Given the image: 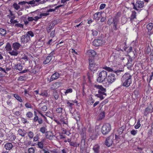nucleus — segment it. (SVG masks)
Listing matches in <instances>:
<instances>
[{"label":"nucleus","instance_id":"c03bdc74","mask_svg":"<svg viewBox=\"0 0 153 153\" xmlns=\"http://www.w3.org/2000/svg\"><path fill=\"white\" fill-rule=\"evenodd\" d=\"M54 23L53 22V24ZM53 24H52V25H49V26L47 28V31L48 33H49L50 31L51 30L53 29Z\"/></svg>","mask_w":153,"mask_h":153},{"label":"nucleus","instance_id":"a18cd8bd","mask_svg":"<svg viewBox=\"0 0 153 153\" xmlns=\"http://www.w3.org/2000/svg\"><path fill=\"white\" fill-rule=\"evenodd\" d=\"M83 145H81V144L80 146V153H89L88 152L86 151H85L84 150V147L82 146Z\"/></svg>","mask_w":153,"mask_h":153},{"label":"nucleus","instance_id":"3c124183","mask_svg":"<svg viewBox=\"0 0 153 153\" xmlns=\"http://www.w3.org/2000/svg\"><path fill=\"white\" fill-rule=\"evenodd\" d=\"M62 110L63 108H58L56 109V111L57 113L62 114Z\"/></svg>","mask_w":153,"mask_h":153},{"label":"nucleus","instance_id":"c756f323","mask_svg":"<svg viewBox=\"0 0 153 153\" xmlns=\"http://www.w3.org/2000/svg\"><path fill=\"white\" fill-rule=\"evenodd\" d=\"M43 12L42 11V12H40V17L41 18H42L43 16H47L49 15V13H47L46 12V13H43Z\"/></svg>","mask_w":153,"mask_h":153},{"label":"nucleus","instance_id":"de8ad7c7","mask_svg":"<svg viewBox=\"0 0 153 153\" xmlns=\"http://www.w3.org/2000/svg\"><path fill=\"white\" fill-rule=\"evenodd\" d=\"M33 135L34 134L31 131H29L28 133V136L30 139L33 138Z\"/></svg>","mask_w":153,"mask_h":153},{"label":"nucleus","instance_id":"f03ea898","mask_svg":"<svg viewBox=\"0 0 153 153\" xmlns=\"http://www.w3.org/2000/svg\"><path fill=\"white\" fill-rule=\"evenodd\" d=\"M94 87L98 89V94H97L95 95L100 98L101 100H103L106 96V93H105L106 89L101 85H95Z\"/></svg>","mask_w":153,"mask_h":153},{"label":"nucleus","instance_id":"680f3d73","mask_svg":"<svg viewBox=\"0 0 153 153\" xmlns=\"http://www.w3.org/2000/svg\"><path fill=\"white\" fill-rule=\"evenodd\" d=\"M23 25L20 23H17L15 25V26L23 28Z\"/></svg>","mask_w":153,"mask_h":153},{"label":"nucleus","instance_id":"20e7f679","mask_svg":"<svg viewBox=\"0 0 153 153\" xmlns=\"http://www.w3.org/2000/svg\"><path fill=\"white\" fill-rule=\"evenodd\" d=\"M107 75V72L105 71L100 72L99 74V77L97 79V81L99 82H102L104 81Z\"/></svg>","mask_w":153,"mask_h":153},{"label":"nucleus","instance_id":"2eb2a0df","mask_svg":"<svg viewBox=\"0 0 153 153\" xmlns=\"http://www.w3.org/2000/svg\"><path fill=\"white\" fill-rule=\"evenodd\" d=\"M54 52H52L43 61V63L46 64L49 63L51 60L52 58Z\"/></svg>","mask_w":153,"mask_h":153},{"label":"nucleus","instance_id":"b1692460","mask_svg":"<svg viewBox=\"0 0 153 153\" xmlns=\"http://www.w3.org/2000/svg\"><path fill=\"white\" fill-rule=\"evenodd\" d=\"M14 68L16 70H18L20 71L22 70V66L20 63L15 64L14 66Z\"/></svg>","mask_w":153,"mask_h":153},{"label":"nucleus","instance_id":"412c9836","mask_svg":"<svg viewBox=\"0 0 153 153\" xmlns=\"http://www.w3.org/2000/svg\"><path fill=\"white\" fill-rule=\"evenodd\" d=\"M10 11V14L12 16L10 17L9 18L10 19V22L11 23H18V21L16 20H14V19L15 18V16L14 15V14L12 13V12Z\"/></svg>","mask_w":153,"mask_h":153},{"label":"nucleus","instance_id":"39448f33","mask_svg":"<svg viewBox=\"0 0 153 153\" xmlns=\"http://www.w3.org/2000/svg\"><path fill=\"white\" fill-rule=\"evenodd\" d=\"M111 128L110 125L109 123H106L102 127L101 131L104 135L107 134L111 130Z\"/></svg>","mask_w":153,"mask_h":153},{"label":"nucleus","instance_id":"49530a36","mask_svg":"<svg viewBox=\"0 0 153 153\" xmlns=\"http://www.w3.org/2000/svg\"><path fill=\"white\" fill-rule=\"evenodd\" d=\"M140 119H139L138 120L137 123L136 125L135 126V128L136 129L138 128L140 126Z\"/></svg>","mask_w":153,"mask_h":153},{"label":"nucleus","instance_id":"4c0bfd02","mask_svg":"<svg viewBox=\"0 0 153 153\" xmlns=\"http://www.w3.org/2000/svg\"><path fill=\"white\" fill-rule=\"evenodd\" d=\"M6 132L3 129L0 130V137H4V134Z\"/></svg>","mask_w":153,"mask_h":153},{"label":"nucleus","instance_id":"13d9d810","mask_svg":"<svg viewBox=\"0 0 153 153\" xmlns=\"http://www.w3.org/2000/svg\"><path fill=\"white\" fill-rule=\"evenodd\" d=\"M113 19L112 18H111L108 20L107 24L109 25H111L112 23Z\"/></svg>","mask_w":153,"mask_h":153},{"label":"nucleus","instance_id":"603ef678","mask_svg":"<svg viewBox=\"0 0 153 153\" xmlns=\"http://www.w3.org/2000/svg\"><path fill=\"white\" fill-rule=\"evenodd\" d=\"M13 5L14 8L16 10H18L20 8V6L16 3H14Z\"/></svg>","mask_w":153,"mask_h":153},{"label":"nucleus","instance_id":"f3484780","mask_svg":"<svg viewBox=\"0 0 153 153\" xmlns=\"http://www.w3.org/2000/svg\"><path fill=\"white\" fill-rule=\"evenodd\" d=\"M119 22V19L118 18L116 17H114L113 19L112 23L113 24V27L114 29L115 30H117V26Z\"/></svg>","mask_w":153,"mask_h":153},{"label":"nucleus","instance_id":"58836bf2","mask_svg":"<svg viewBox=\"0 0 153 153\" xmlns=\"http://www.w3.org/2000/svg\"><path fill=\"white\" fill-rule=\"evenodd\" d=\"M0 34L2 36H4L6 34V31L4 29L0 28Z\"/></svg>","mask_w":153,"mask_h":153},{"label":"nucleus","instance_id":"9d476101","mask_svg":"<svg viewBox=\"0 0 153 153\" xmlns=\"http://www.w3.org/2000/svg\"><path fill=\"white\" fill-rule=\"evenodd\" d=\"M30 41V38L26 34L23 35L21 39V43H26Z\"/></svg>","mask_w":153,"mask_h":153},{"label":"nucleus","instance_id":"a211bd4d","mask_svg":"<svg viewBox=\"0 0 153 153\" xmlns=\"http://www.w3.org/2000/svg\"><path fill=\"white\" fill-rule=\"evenodd\" d=\"M4 143V148L6 150H10L13 147V146L11 143Z\"/></svg>","mask_w":153,"mask_h":153},{"label":"nucleus","instance_id":"f257e3e1","mask_svg":"<svg viewBox=\"0 0 153 153\" xmlns=\"http://www.w3.org/2000/svg\"><path fill=\"white\" fill-rule=\"evenodd\" d=\"M131 76L129 73H126L122 76L121 81L123 85L126 87H129L131 83Z\"/></svg>","mask_w":153,"mask_h":153},{"label":"nucleus","instance_id":"a19ab883","mask_svg":"<svg viewBox=\"0 0 153 153\" xmlns=\"http://www.w3.org/2000/svg\"><path fill=\"white\" fill-rule=\"evenodd\" d=\"M18 132L19 135L22 136V137H24L25 136L26 134L25 133H24L22 129H19L18 131Z\"/></svg>","mask_w":153,"mask_h":153},{"label":"nucleus","instance_id":"0eeeda50","mask_svg":"<svg viewBox=\"0 0 153 153\" xmlns=\"http://www.w3.org/2000/svg\"><path fill=\"white\" fill-rule=\"evenodd\" d=\"M144 2L143 1H138L135 4L132 2V4L133 5V9L138 11L139 10L138 8H141L144 7Z\"/></svg>","mask_w":153,"mask_h":153},{"label":"nucleus","instance_id":"6ab92c4d","mask_svg":"<svg viewBox=\"0 0 153 153\" xmlns=\"http://www.w3.org/2000/svg\"><path fill=\"white\" fill-rule=\"evenodd\" d=\"M45 135L47 138L51 140L54 136L52 131H47L45 133Z\"/></svg>","mask_w":153,"mask_h":153},{"label":"nucleus","instance_id":"774afa93","mask_svg":"<svg viewBox=\"0 0 153 153\" xmlns=\"http://www.w3.org/2000/svg\"><path fill=\"white\" fill-rule=\"evenodd\" d=\"M25 106L27 108H32V106L31 105L30 103H26V104H25Z\"/></svg>","mask_w":153,"mask_h":153},{"label":"nucleus","instance_id":"cd10ccee","mask_svg":"<svg viewBox=\"0 0 153 153\" xmlns=\"http://www.w3.org/2000/svg\"><path fill=\"white\" fill-rule=\"evenodd\" d=\"M13 95L14 97L18 101H19L20 102H22V100L21 98V97L19 96L18 94H13Z\"/></svg>","mask_w":153,"mask_h":153},{"label":"nucleus","instance_id":"09e8293b","mask_svg":"<svg viewBox=\"0 0 153 153\" xmlns=\"http://www.w3.org/2000/svg\"><path fill=\"white\" fill-rule=\"evenodd\" d=\"M127 56H126L125 57H121L120 58V60L123 63H126L127 62Z\"/></svg>","mask_w":153,"mask_h":153},{"label":"nucleus","instance_id":"e433bc0d","mask_svg":"<svg viewBox=\"0 0 153 153\" xmlns=\"http://www.w3.org/2000/svg\"><path fill=\"white\" fill-rule=\"evenodd\" d=\"M37 145L39 148L42 149H44L43 142L42 141L38 142Z\"/></svg>","mask_w":153,"mask_h":153},{"label":"nucleus","instance_id":"2f4dec72","mask_svg":"<svg viewBox=\"0 0 153 153\" xmlns=\"http://www.w3.org/2000/svg\"><path fill=\"white\" fill-rule=\"evenodd\" d=\"M39 68L38 66L35 67L33 69V73L34 74H36L39 72Z\"/></svg>","mask_w":153,"mask_h":153},{"label":"nucleus","instance_id":"c85d7f7f","mask_svg":"<svg viewBox=\"0 0 153 153\" xmlns=\"http://www.w3.org/2000/svg\"><path fill=\"white\" fill-rule=\"evenodd\" d=\"M125 128V127L124 126H122L121 127L119 128L117 130L119 134H122Z\"/></svg>","mask_w":153,"mask_h":153},{"label":"nucleus","instance_id":"f8f14e48","mask_svg":"<svg viewBox=\"0 0 153 153\" xmlns=\"http://www.w3.org/2000/svg\"><path fill=\"white\" fill-rule=\"evenodd\" d=\"M128 61L127 63L126 64L127 68L129 69L133 65L132 62V58L129 56H127V62Z\"/></svg>","mask_w":153,"mask_h":153},{"label":"nucleus","instance_id":"393cba45","mask_svg":"<svg viewBox=\"0 0 153 153\" xmlns=\"http://www.w3.org/2000/svg\"><path fill=\"white\" fill-rule=\"evenodd\" d=\"M21 45L18 42H15L13 43V47L14 49L16 50L19 49V48L20 47Z\"/></svg>","mask_w":153,"mask_h":153},{"label":"nucleus","instance_id":"7ed1b4c3","mask_svg":"<svg viewBox=\"0 0 153 153\" xmlns=\"http://www.w3.org/2000/svg\"><path fill=\"white\" fill-rule=\"evenodd\" d=\"M86 129L85 128H82L80 133L82 138L81 140V145L84 146L85 145V140L87 138V136L86 134Z\"/></svg>","mask_w":153,"mask_h":153},{"label":"nucleus","instance_id":"dca6fc26","mask_svg":"<svg viewBox=\"0 0 153 153\" xmlns=\"http://www.w3.org/2000/svg\"><path fill=\"white\" fill-rule=\"evenodd\" d=\"M16 138V136L11 132H9L7 135V139L9 141H14Z\"/></svg>","mask_w":153,"mask_h":153},{"label":"nucleus","instance_id":"72a5a7b5","mask_svg":"<svg viewBox=\"0 0 153 153\" xmlns=\"http://www.w3.org/2000/svg\"><path fill=\"white\" fill-rule=\"evenodd\" d=\"M98 120H101L104 118L105 117V113L103 112L100 113L99 116Z\"/></svg>","mask_w":153,"mask_h":153},{"label":"nucleus","instance_id":"7c9ffc66","mask_svg":"<svg viewBox=\"0 0 153 153\" xmlns=\"http://www.w3.org/2000/svg\"><path fill=\"white\" fill-rule=\"evenodd\" d=\"M153 26V24L152 23H149L147 25L146 27L149 32L152 29Z\"/></svg>","mask_w":153,"mask_h":153},{"label":"nucleus","instance_id":"9b49d317","mask_svg":"<svg viewBox=\"0 0 153 153\" xmlns=\"http://www.w3.org/2000/svg\"><path fill=\"white\" fill-rule=\"evenodd\" d=\"M73 117L76 120V123L78 124V122L80 121V115L79 112L75 111L73 114Z\"/></svg>","mask_w":153,"mask_h":153},{"label":"nucleus","instance_id":"6e6d98bb","mask_svg":"<svg viewBox=\"0 0 153 153\" xmlns=\"http://www.w3.org/2000/svg\"><path fill=\"white\" fill-rule=\"evenodd\" d=\"M46 130V128L44 127H43L40 128L39 131L42 133L43 134H44Z\"/></svg>","mask_w":153,"mask_h":153},{"label":"nucleus","instance_id":"79ce46f5","mask_svg":"<svg viewBox=\"0 0 153 153\" xmlns=\"http://www.w3.org/2000/svg\"><path fill=\"white\" fill-rule=\"evenodd\" d=\"M9 53L12 56H17L18 54V53L17 51H10L9 52Z\"/></svg>","mask_w":153,"mask_h":153},{"label":"nucleus","instance_id":"aec40b11","mask_svg":"<svg viewBox=\"0 0 153 153\" xmlns=\"http://www.w3.org/2000/svg\"><path fill=\"white\" fill-rule=\"evenodd\" d=\"M41 0H32L29 1H28V4H30L31 5L32 7L37 6L39 4L38 3Z\"/></svg>","mask_w":153,"mask_h":153},{"label":"nucleus","instance_id":"37998d69","mask_svg":"<svg viewBox=\"0 0 153 153\" xmlns=\"http://www.w3.org/2000/svg\"><path fill=\"white\" fill-rule=\"evenodd\" d=\"M47 107L46 105H43V106H40L39 109L42 111H45L47 110Z\"/></svg>","mask_w":153,"mask_h":153},{"label":"nucleus","instance_id":"338daca9","mask_svg":"<svg viewBox=\"0 0 153 153\" xmlns=\"http://www.w3.org/2000/svg\"><path fill=\"white\" fill-rule=\"evenodd\" d=\"M120 138V136L119 135H115V140H116V143H118L119 142V140Z\"/></svg>","mask_w":153,"mask_h":153},{"label":"nucleus","instance_id":"864d4df0","mask_svg":"<svg viewBox=\"0 0 153 153\" xmlns=\"http://www.w3.org/2000/svg\"><path fill=\"white\" fill-rule=\"evenodd\" d=\"M67 106L69 107V109H72V106L74 105V104L69 102L68 101L67 102Z\"/></svg>","mask_w":153,"mask_h":153},{"label":"nucleus","instance_id":"c9c22d12","mask_svg":"<svg viewBox=\"0 0 153 153\" xmlns=\"http://www.w3.org/2000/svg\"><path fill=\"white\" fill-rule=\"evenodd\" d=\"M5 48L7 51H10L11 50V48L10 44L7 43L5 47Z\"/></svg>","mask_w":153,"mask_h":153},{"label":"nucleus","instance_id":"bb28decb","mask_svg":"<svg viewBox=\"0 0 153 153\" xmlns=\"http://www.w3.org/2000/svg\"><path fill=\"white\" fill-rule=\"evenodd\" d=\"M95 153H99L100 151V146L97 145H95L93 148Z\"/></svg>","mask_w":153,"mask_h":153},{"label":"nucleus","instance_id":"5fc2aeb1","mask_svg":"<svg viewBox=\"0 0 153 153\" xmlns=\"http://www.w3.org/2000/svg\"><path fill=\"white\" fill-rule=\"evenodd\" d=\"M103 69L106 71H108L109 72H111L112 71H114L113 70L112 68L106 66L104 67Z\"/></svg>","mask_w":153,"mask_h":153},{"label":"nucleus","instance_id":"ddd939ff","mask_svg":"<svg viewBox=\"0 0 153 153\" xmlns=\"http://www.w3.org/2000/svg\"><path fill=\"white\" fill-rule=\"evenodd\" d=\"M89 62L90 69L91 71H94L95 69H94V68L95 66V64L94 63V60L92 59H89Z\"/></svg>","mask_w":153,"mask_h":153},{"label":"nucleus","instance_id":"4468645a","mask_svg":"<svg viewBox=\"0 0 153 153\" xmlns=\"http://www.w3.org/2000/svg\"><path fill=\"white\" fill-rule=\"evenodd\" d=\"M61 75V74L57 72H55L51 76L49 82L58 79Z\"/></svg>","mask_w":153,"mask_h":153},{"label":"nucleus","instance_id":"ea45409f","mask_svg":"<svg viewBox=\"0 0 153 153\" xmlns=\"http://www.w3.org/2000/svg\"><path fill=\"white\" fill-rule=\"evenodd\" d=\"M25 34L27 35L29 37H30V36L32 37L34 36V34L31 31H28Z\"/></svg>","mask_w":153,"mask_h":153},{"label":"nucleus","instance_id":"0e129e2a","mask_svg":"<svg viewBox=\"0 0 153 153\" xmlns=\"http://www.w3.org/2000/svg\"><path fill=\"white\" fill-rule=\"evenodd\" d=\"M43 152H44V153H50L48 151L44 149H41L40 151V153H43Z\"/></svg>","mask_w":153,"mask_h":153},{"label":"nucleus","instance_id":"423d86ee","mask_svg":"<svg viewBox=\"0 0 153 153\" xmlns=\"http://www.w3.org/2000/svg\"><path fill=\"white\" fill-rule=\"evenodd\" d=\"M105 40L102 37H99L97 39L94 40L93 42V44L96 46L101 45L105 44Z\"/></svg>","mask_w":153,"mask_h":153},{"label":"nucleus","instance_id":"a878e982","mask_svg":"<svg viewBox=\"0 0 153 153\" xmlns=\"http://www.w3.org/2000/svg\"><path fill=\"white\" fill-rule=\"evenodd\" d=\"M87 53L90 57H94L96 54V52L92 50L88 51H87Z\"/></svg>","mask_w":153,"mask_h":153},{"label":"nucleus","instance_id":"4be33fe9","mask_svg":"<svg viewBox=\"0 0 153 153\" xmlns=\"http://www.w3.org/2000/svg\"><path fill=\"white\" fill-rule=\"evenodd\" d=\"M130 18L131 22L133 23V20L134 19H136V13L135 11H132V14L130 17Z\"/></svg>","mask_w":153,"mask_h":153},{"label":"nucleus","instance_id":"69168bd1","mask_svg":"<svg viewBox=\"0 0 153 153\" xmlns=\"http://www.w3.org/2000/svg\"><path fill=\"white\" fill-rule=\"evenodd\" d=\"M92 31V34L93 36H97L98 34V32L96 30H91Z\"/></svg>","mask_w":153,"mask_h":153},{"label":"nucleus","instance_id":"1a4fd4ad","mask_svg":"<svg viewBox=\"0 0 153 153\" xmlns=\"http://www.w3.org/2000/svg\"><path fill=\"white\" fill-rule=\"evenodd\" d=\"M116 77L114 74H111L107 77V81L109 83H112L115 80Z\"/></svg>","mask_w":153,"mask_h":153},{"label":"nucleus","instance_id":"e2e57ef3","mask_svg":"<svg viewBox=\"0 0 153 153\" xmlns=\"http://www.w3.org/2000/svg\"><path fill=\"white\" fill-rule=\"evenodd\" d=\"M28 151V153H34L35 150L33 148L31 147L29 149Z\"/></svg>","mask_w":153,"mask_h":153},{"label":"nucleus","instance_id":"6e6552de","mask_svg":"<svg viewBox=\"0 0 153 153\" xmlns=\"http://www.w3.org/2000/svg\"><path fill=\"white\" fill-rule=\"evenodd\" d=\"M114 135H111L108 137L105 142V144L107 146L109 147L114 143Z\"/></svg>","mask_w":153,"mask_h":153},{"label":"nucleus","instance_id":"052dcab7","mask_svg":"<svg viewBox=\"0 0 153 153\" xmlns=\"http://www.w3.org/2000/svg\"><path fill=\"white\" fill-rule=\"evenodd\" d=\"M137 131L135 130H133L131 131V134L134 136L137 133Z\"/></svg>","mask_w":153,"mask_h":153},{"label":"nucleus","instance_id":"4d7b16f0","mask_svg":"<svg viewBox=\"0 0 153 153\" xmlns=\"http://www.w3.org/2000/svg\"><path fill=\"white\" fill-rule=\"evenodd\" d=\"M40 95L44 97H46L48 95V93L46 91H44L40 94Z\"/></svg>","mask_w":153,"mask_h":153},{"label":"nucleus","instance_id":"f704fd0d","mask_svg":"<svg viewBox=\"0 0 153 153\" xmlns=\"http://www.w3.org/2000/svg\"><path fill=\"white\" fill-rule=\"evenodd\" d=\"M53 96L55 100H57L58 99L59 95L58 93L56 91H53Z\"/></svg>","mask_w":153,"mask_h":153},{"label":"nucleus","instance_id":"bf43d9fd","mask_svg":"<svg viewBox=\"0 0 153 153\" xmlns=\"http://www.w3.org/2000/svg\"><path fill=\"white\" fill-rule=\"evenodd\" d=\"M123 71V70H117L116 71H114V72L115 73L117 74V75H119L121 73V72Z\"/></svg>","mask_w":153,"mask_h":153},{"label":"nucleus","instance_id":"8fccbe9b","mask_svg":"<svg viewBox=\"0 0 153 153\" xmlns=\"http://www.w3.org/2000/svg\"><path fill=\"white\" fill-rule=\"evenodd\" d=\"M26 115L27 117L30 118L33 117V115L31 112L29 111L26 114Z\"/></svg>","mask_w":153,"mask_h":153},{"label":"nucleus","instance_id":"5701e85b","mask_svg":"<svg viewBox=\"0 0 153 153\" xmlns=\"http://www.w3.org/2000/svg\"><path fill=\"white\" fill-rule=\"evenodd\" d=\"M101 13L97 12L94 15V19L98 21L101 17Z\"/></svg>","mask_w":153,"mask_h":153},{"label":"nucleus","instance_id":"473e14b6","mask_svg":"<svg viewBox=\"0 0 153 153\" xmlns=\"http://www.w3.org/2000/svg\"><path fill=\"white\" fill-rule=\"evenodd\" d=\"M151 109L150 108L147 107L145 109V111L144 112V115H147V114L149 113H151Z\"/></svg>","mask_w":153,"mask_h":153}]
</instances>
